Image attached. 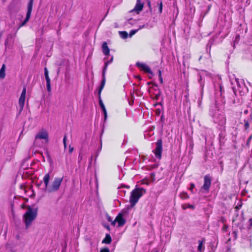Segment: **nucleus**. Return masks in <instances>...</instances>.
<instances>
[{
	"label": "nucleus",
	"mask_w": 252,
	"mask_h": 252,
	"mask_svg": "<svg viewBox=\"0 0 252 252\" xmlns=\"http://www.w3.org/2000/svg\"><path fill=\"white\" fill-rule=\"evenodd\" d=\"M113 56H112L111 57V59H110V60H109V61H106L104 63V66L103 71H102V80L101 81V85L99 87V91H98V95L99 97H100V95L101 94V92L102 89H103L105 84V72L107 69V66L109 63H111L113 62Z\"/></svg>",
	"instance_id": "obj_7"
},
{
	"label": "nucleus",
	"mask_w": 252,
	"mask_h": 252,
	"mask_svg": "<svg viewBox=\"0 0 252 252\" xmlns=\"http://www.w3.org/2000/svg\"><path fill=\"white\" fill-rule=\"evenodd\" d=\"M34 0H30L28 5V10L32 11L33 2Z\"/></svg>",
	"instance_id": "obj_29"
},
{
	"label": "nucleus",
	"mask_w": 252,
	"mask_h": 252,
	"mask_svg": "<svg viewBox=\"0 0 252 252\" xmlns=\"http://www.w3.org/2000/svg\"><path fill=\"white\" fill-rule=\"evenodd\" d=\"M102 49L103 53L104 54V55L106 56V57L104 59V60L106 62V61H107L106 60H107V56L109 55V52H110L109 48L108 46H107V44L106 42H104L103 43L102 45Z\"/></svg>",
	"instance_id": "obj_15"
},
{
	"label": "nucleus",
	"mask_w": 252,
	"mask_h": 252,
	"mask_svg": "<svg viewBox=\"0 0 252 252\" xmlns=\"http://www.w3.org/2000/svg\"><path fill=\"white\" fill-rule=\"evenodd\" d=\"M145 192V189L141 188H136L132 190L129 199L131 205L133 206H134Z\"/></svg>",
	"instance_id": "obj_5"
},
{
	"label": "nucleus",
	"mask_w": 252,
	"mask_h": 252,
	"mask_svg": "<svg viewBox=\"0 0 252 252\" xmlns=\"http://www.w3.org/2000/svg\"><path fill=\"white\" fill-rule=\"evenodd\" d=\"M194 187H195V185L193 183H191L189 189L192 193H194L193 191V189Z\"/></svg>",
	"instance_id": "obj_33"
},
{
	"label": "nucleus",
	"mask_w": 252,
	"mask_h": 252,
	"mask_svg": "<svg viewBox=\"0 0 252 252\" xmlns=\"http://www.w3.org/2000/svg\"><path fill=\"white\" fill-rule=\"evenodd\" d=\"M204 241L203 240L202 241H199V245L198 246L197 250L199 252H201L203 248V244H204Z\"/></svg>",
	"instance_id": "obj_23"
},
{
	"label": "nucleus",
	"mask_w": 252,
	"mask_h": 252,
	"mask_svg": "<svg viewBox=\"0 0 252 252\" xmlns=\"http://www.w3.org/2000/svg\"><path fill=\"white\" fill-rule=\"evenodd\" d=\"M180 197L183 199H188L189 196L186 192H183L180 194Z\"/></svg>",
	"instance_id": "obj_24"
},
{
	"label": "nucleus",
	"mask_w": 252,
	"mask_h": 252,
	"mask_svg": "<svg viewBox=\"0 0 252 252\" xmlns=\"http://www.w3.org/2000/svg\"><path fill=\"white\" fill-rule=\"evenodd\" d=\"M182 207L183 210H186L187 208H190V209H194V206L193 205H190V204H183L182 206Z\"/></svg>",
	"instance_id": "obj_28"
},
{
	"label": "nucleus",
	"mask_w": 252,
	"mask_h": 252,
	"mask_svg": "<svg viewBox=\"0 0 252 252\" xmlns=\"http://www.w3.org/2000/svg\"><path fill=\"white\" fill-rule=\"evenodd\" d=\"M22 208L23 209H24L25 208V205L24 204H22V206H21Z\"/></svg>",
	"instance_id": "obj_49"
},
{
	"label": "nucleus",
	"mask_w": 252,
	"mask_h": 252,
	"mask_svg": "<svg viewBox=\"0 0 252 252\" xmlns=\"http://www.w3.org/2000/svg\"><path fill=\"white\" fill-rule=\"evenodd\" d=\"M144 136L145 138H146V137H147L146 134H144Z\"/></svg>",
	"instance_id": "obj_51"
},
{
	"label": "nucleus",
	"mask_w": 252,
	"mask_h": 252,
	"mask_svg": "<svg viewBox=\"0 0 252 252\" xmlns=\"http://www.w3.org/2000/svg\"><path fill=\"white\" fill-rule=\"evenodd\" d=\"M98 97H99V96H98ZM99 105H100V107L101 108L102 111L106 110L105 106H104L100 97H99Z\"/></svg>",
	"instance_id": "obj_27"
},
{
	"label": "nucleus",
	"mask_w": 252,
	"mask_h": 252,
	"mask_svg": "<svg viewBox=\"0 0 252 252\" xmlns=\"http://www.w3.org/2000/svg\"><path fill=\"white\" fill-rule=\"evenodd\" d=\"M136 65L141 68L145 73H149L151 76L153 75V72L151 71V68L146 63L137 62Z\"/></svg>",
	"instance_id": "obj_11"
},
{
	"label": "nucleus",
	"mask_w": 252,
	"mask_h": 252,
	"mask_svg": "<svg viewBox=\"0 0 252 252\" xmlns=\"http://www.w3.org/2000/svg\"><path fill=\"white\" fill-rule=\"evenodd\" d=\"M119 34L124 39L126 38L128 36V34L126 31L119 32Z\"/></svg>",
	"instance_id": "obj_22"
},
{
	"label": "nucleus",
	"mask_w": 252,
	"mask_h": 252,
	"mask_svg": "<svg viewBox=\"0 0 252 252\" xmlns=\"http://www.w3.org/2000/svg\"><path fill=\"white\" fill-rule=\"evenodd\" d=\"M201 80H202V78H201V77L200 76V79H199V81H199V83H200V86H201V88H202V89H203V87H204V84H202V83L201 82Z\"/></svg>",
	"instance_id": "obj_38"
},
{
	"label": "nucleus",
	"mask_w": 252,
	"mask_h": 252,
	"mask_svg": "<svg viewBox=\"0 0 252 252\" xmlns=\"http://www.w3.org/2000/svg\"><path fill=\"white\" fill-rule=\"evenodd\" d=\"M201 103V101L199 100V101H198V105H199V106L200 105Z\"/></svg>",
	"instance_id": "obj_48"
},
{
	"label": "nucleus",
	"mask_w": 252,
	"mask_h": 252,
	"mask_svg": "<svg viewBox=\"0 0 252 252\" xmlns=\"http://www.w3.org/2000/svg\"><path fill=\"white\" fill-rule=\"evenodd\" d=\"M44 75H45L46 81H50V79L49 78V74H48V71L46 67L44 68Z\"/></svg>",
	"instance_id": "obj_25"
},
{
	"label": "nucleus",
	"mask_w": 252,
	"mask_h": 252,
	"mask_svg": "<svg viewBox=\"0 0 252 252\" xmlns=\"http://www.w3.org/2000/svg\"><path fill=\"white\" fill-rule=\"evenodd\" d=\"M158 76H159V80L160 82V83H163V79L161 76V72L160 70H158Z\"/></svg>",
	"instance_id": "obj_31"
},
{
	"label": "nucleus",
	"mask_w": 252,
	"mask_h": 252,
	"mask_svg": "<svg viewBox=\"0 0 252 252\" xmlns=\"http://www.w3.org/2000/svg\"><path fill=\"white\" fill-rule=\"evenodd\" d=\"M214 86L215 91L216 101L219 103L220 101L222 103L224 102L222 96V87L221 86V77L219 75L215 76L213 78Z\"/></svg>",
	"instance_id": "obj_2"
},
{
	"label": "nucleus",
	"mask_w": 252,
	"mask_h": 252,
	"mask_svg": "<svg viewBox=\"0 0 252 252\" xmlns=\"http://www.w3.org/2000/svg\"><path fill=\"white\" fill-rule=\"evenodd\" d=\"M249 124L248 122H246L245 125V128L246 129L248 128L249 127Z\"/></svg>",
	"instance_id": "obj_43"
},
{
	"label": "nucleus",
	"mask_w": 252,
	"mask_h": 252,
	"mask_svg": "<svg viewBox=\"0 0 252 252\" xmlns=\"http://www.w3.org/2000/svg\"><path fill=\"white\" fill-rule=\"evenodd\" d=\"M69 153H72V152L73 150V148L71 147L70 146H69Z\"/></svg>",
	"instance_id": "obj_42"
},
{
	"label": "nucleus",
	"mask_w": 252,
	"mask_h": 252,
	"mask_svg": "<svg viewBox=\"0 0 252 252\" xmlns=\"http://www.w3.org/2000/svg\"><path fill=\"white\" fill-rule=\"evenodd\" d=\"M241 207V205L236 206V207L235 208V209L236 210V211H237L240 209V208Z\"/></svg>",
	"instance_id": "obj_44"
},
{
	"label": "nucleus",
	"mask_w": 252,
	"mask_h": 252,
	"mask_svg": "<svg viewBox=\"0 0 252 252\" xmlns=\"http://www.w3.org/2000/svg\"><path fill=\"white\" fill-rule=\"evenodd\" d=\"M5 65L3 64L0 70V78H4L5 77Z\"/></svg>",
	"instance_id": "obj_21"
},
{
	"label": "nucleus",
	"mask_w": 252,
	"mask_h": 252,
	"mask_svg": "<svg viewBox=\"0 0 252 252\" xmlns=\"http://www.w3.org/2000/svg\"><path fill=\"white\" fill-rule=\"evenodd\" d=\"M66 138H67L66 135H65L64 136V137L63 139V145H64V148H66Z\"/></svg>",
	"instance_id": "obj_34"
},
{
	"label": "nucleus",
	"mask_w": 252,
	"mask_h": 252,
	"mask_svg": "<svg viewBox=\"0 0 252 252\" xmlns=\"http://www.w3.org/2000/svg\"><path fill=\"white\" fill-rule=\"evenodd\" d=\"M100 252H110V250L107 248H104L101 249Z\"/></svg>",
	"instance_id": "obj_35"
},
{
	"label": "nucleus",
	"mask_w": 252,
	"mask_h": 252,
	"mask_svg": "<svg viewBox=\"0 0 252 252\" xmlns=\"http://www.w3.org/2000/svg\"><path fill=\"white\" fill-rule=\"evenodd\" d=\"M251 166H252V165H251Z\"/></svg>",
	"instance_id": "obj_54"
},
{
	"label": "nucleus",
	"mask_w": 252,
	"mask_h": 252,
	"mask_svg": "<svg viewBox=\"0 0 252 252\" xmlns=\"http://www.w3.org/2000/svg\"><path fill=\"white\" fill-rule=\"evenodd\" d=\"M236 84V85L233 86L232 88L235 95H236L237 93H238L240 95H243L248 92V89L243 80L235 78L234 82H232V84Z\"/></svg>",
	"instance_id": "obj_4"
},
{
	"label": "nucleus",
	"mask_w": 252,
	"mask_h": 252,
	"mask_svg": "<svg viewBox=\"0 0 252 252\" xmlns=\"http://www.w3.org/2000/svg\"><path fill=\"white\" fill-rule=\"evenodd\" d=\"M145 27V25H143L142 26H140L139 28V29H141L143 28H144ZM138 31V30H132L130 32H129V36L130 37H131L132 35H133L135 33H136V32Z\"/></svg>",
	"instance_id": "obj_26"
},
{
	"label": "nucleus",
	"mask_w": 252,
	"mask_h": 252,
	"mask_svg": "<svg viewBox=\"0 0 252 252\" xmlns=\"http://www.w3.org/2000/svg\"><path fill=\"white\" fill-rule=\"evenodd\" d=\"M50 81H46V87H47V90L48 92H50L51 91V83Z\"/></svg>",
	"instance_id": "obj_30"
},
{
	"label": "nucleus",
	"mask_w": 252,
	"mask_h": 252,
	"mask_svg": "<svg viewBox=\"0 0 252 252\" xmlns=\"http://www.w3.org/2000/svg\"><path fill=\"white\" fill-rule=\"evenodd\" d=\"M112 241L111 237L109 234H106L105 238L102 240V243L109 244Z\"/></svg>",
	"instance_id": "obj_20"
},
{
	"label": "nucleus",
	"mask_w": 252,
	"mask_h": 252,
	"mask_svg": "<svg viewBox=\"0 0 252 252\" xmlns=\"http://www.w3.org/2000/svg\"><path fill=\"white\" fill-rule=\"evenodd\" d=\"M215 123L218 124L220 126H223L226 123V119L223 113L216 114L214 120Z\"/></svg>",
	"instance_id": "obj_9"
},
{
	"label": "nucleus",
	"mask_w": 252,
	"mask_h": 252,
	"mask_svg": "<svg viewBox=\"0 0 252 252\" xmlns=\"http://www.w3.org/2000/svg\"><path fill=\"white\" fill-rule=\"evenodd\" d=\"M144 6V3L141 0H136V3L134 8L130 11V12H135L136 14H139V12L142 10Z\"/></svg>",
	"instance_id": "obj_12"
},
{
	"label": "nucleus",
	"mask_w": 252,
	"mask_h": 252,
	"mask_svg": "<svg viewBox=\"0 0 252 252\" xmlns=\"http://www.w3.org/2000/svg\"><path fill=\"white\" fill-rule=\"evenodd\" d=\"M31 13L32 11L29 10H27L26 18L25 19V20L22 22V23L20 25V26L19 27V29L24 26L26 24V23L29 21L31 17Z\"/></svg>",
	"instance_id": "obj_16"
},
{
	"label": "nucleus",
	"mask_w": 252,
	"mask_h": 252,
	"mask_svg": "<svg viewBox=\"0 0 252 252\" xmlns=\"http://www.w3.org/2000/svg\"><path fill=\"white\" fill-rule=\"evenodd\" d=\"M108 220H109V221H111V220L110 219V217H109V218H108Z\"/></svg>",
	"instance_id": "obj_50"
},
{
	"label": "nucleus",
	"mask_w": 252,
	"mask_h": 252,
	"mask_svg": "<svg viewBox=\"0 0 252 252\" xmlns=\"http://www.w3.org/2000/svg\"><path fill=\"white\" fill-rule=\"evenodd\" d=\"M13 36L11 34H9L7 36V39L5 41V45L7 47L10 45L11 44L13 43Z\"/></svg>",
	"instance_id": "obj_19"
},
{
	"label": "nucleus",
	"mask_w": 252,
	"mask_h": 252,
	"mask_svg": "<svg viewBox=\"0 0 252 252\" xmlns=\"http://www.w3.org/2000/svg\"><path fill=\"white\" fill-rule=\"evenodd\" d=\"M204 182L202 189L208 191L211 184V177L209 175H205L204 178Z\"/></svg>",
	"instance_id": "obj_14"
},
{
	"label": "nucleus",
	"mask_w": 252,
	"mask_h": 252,
	"mask_svg": "<svg viewBox=\"0 0 252 252\" xmlns=\"http://www.w3.org/2000/svg\"><path fill=\"white\" fill-rule=\"evenodd\" d=\"M118 223V226L121 227L123 226L126 223V220L123 218V215L122 213H119L115 218L114 221L112 222L113 225H115V222Z\"/></svg>",
	"instance_id": "obj_13"
},
{
	"label": "nucleus",
	"mask_w": 252,
	"mask_h": 252,
	"mask_svg": "<svg viewBox=\"0 0 252 252\" xmlns=\"http://www.w3.org/2000/svg\"><path fill=\"white\" fill-rule=\"evenodd\" d=\"M249 223L250 224V225L249 226V229H251L252 228V219L251 218L250 219H249Z\"/></svg>",
	"instance_id": "obj_37"
},
{
	"label": "nucleus",
	"mask_w": 252,
	"mask_h": 252,
	"mask_svg": "<svg viewBox=\"0 0 252 252\" xmlns=\"http://www.w3.org/2000/svg\"><path fill=\"white\" fill-rule=\"evenodd\" d=\"M103 113H104V120L105 121L107 119V112H106V110H104V111H103Z\"/></svg>",
	"instance_id": "obj_40"
},
{
	"label": "nucleus",
	"mask_w": 252,
	"mask_h": 252,
	"mask_svg": "<svg viewBox=\"0 0 252 252\" xmlns=\"http://www.w3.org/2000/svg\"><path fill=\"white\" fill-rule=\"evenodd\" d=\"M232 235H233V237H234L235 239H236L237 238V232L236 231H234L233 233H232Z\"/></svg>",
	"instance_id": "obj_41"
},
{
	"label": "nucleus",
	"mask_w": 252,
	"mask_h": 252,
	"mask_svg": "<svg viewBox=\"0 0 252 252\" xmlns=\"http://www.w3.org/2000/svg\"><path fill=\"white\" fill-rule=\"evenodd\" d=\"M31 13L32 11L29 10H27L26 18L25 19V20L22 22V23L20 25V26L19 27V29L24 26L26 24V23L29 21L31 17Z\"/></svg>",
	"instance_id": "obj_17"
},
{
	"label": "nucleus",
	"mask_w": 252,
	"mask_h": 252,
	"mask_svg": "<svg viewBox=\"0 0 252 252\" xmlns=\"http://www.w3.org/2000/svg\"><path fill=\"white\" fill-rule=\"evenodd\" d=\"M158 7L159 12V13H161L162 12V3L161 1L158 4Z\"/></svg>",
	"instance_id": "obj_32"
},
{
	"label": "nucleus",
	"mask_w": 252,
	"mask_h": 252,
	"mask_svg": "<svg viewBox=\"0 0 252 252\" xmlns=\"http://www.w3.org/2000/svg\"><path fill=\"white\" fill-rule=\"evenodd\" d=\"M250 244V246H252V242H251V240L250 239L248 240Z\"/></svg>",
	"instance_id": "obj_47"
},
{
	"label": "nucleus",
	"mask_w": 252,
	"mask_h": 252,
	"mask_svg": "<svg viewBox=\"0 0 252 252\" xmlns=\"http://www.w3.org/2000/svg\"><path fill=\"white\" fill-rule=\"evenodd\" d=\"M41 139L44 140L47 143L48 140V134L45 130L39 131L35 136L34 144L37 147L42 146V144H40L39 140Z\"/></svg>",
	"instance_id": "obj_6"
},
{
	"label": "nucleus",
	"mask_w": 252,
	"mask_h": 252,
	"mask_svg": "<svg viewBox=\"0 0 252 252\" xmlns=\"http://www.w3.org/2000/svg\"><path fill=\"white\" fill-rule=\"evenodd\" d=\"M27 208V211L23 215V220L25 223L26 228L28 229L36 217L37 210L32 208L30 206Z\"/></svg>",
	"instance_id": "obj_3"
},
{
	"label": "nucleus",
	"mask_w": 252,
	"mask_h": 252,
	"mask_svg": "<svg viewBox=\"0 0 252 252\" xmlns=\"http://www.w3.org/2000/svg\"><path fill=\"white\" fill-rule=\"evenodd\" d=\"M148 4L149 6L150 7V6H151V2H150V1H148Z\"/></svg>",
	"instance_id": "obj_46"
},
{
	"label": "nucleus",
	"mask_w": 252,
	"mask_h": 252,
	"mask_svg": "<svg viewBox=\"0 0 252 252\" xmlns=\"http://www.w3.org/2000/svg\"><path fill=\"white\" fill-rule=\"evenodd\" d=\"M50 180V174L47 173L45 174L43 177V182L45 185V187L43 190L47 191L48 192H53L59 190L63 180V177H56L54 178L51 184L49 186V182Z\"/></svg>",
	"instance_id": "obj_1"
},
{
	"label": "nucleus",
	"mask_w": 252,
	"mask_h": 252,
	"mask_svg": "<svg viewBox=\"0 0 252 252\" xmlns=\"http://www.w3.org/2000/svg\"><path fill=\"white\" fill-rule=\"evenodd\" d=\"M237 217H238V215L237 214L236 217L235 218H233V219H232L233 222H235V221H237V218H236Z\"/></svg>",
	"instance_id": "obj_45"
},
{
	"label": "nucleus",
	"mask_w": 252,
	"mask_h": 252,
	"mask_svg": "<svg viewBox=\"0 0 252 252\" xmlns=\"http://www.w3.org/2000/svg\"><path fill=\"white\" fill-rule=\"evenodd\" d=\"M31 13L32 11L29 10H27L26 18L25 19V20L22 22V23L20 25V26L19 27V29L24 26L26 24V23L29 21L31 17Z\"/></svg>",
	"instance_id": "obj_18"
},
{
	"label": "nucleus",
	"mask_w": 252,
	"mask_h": 252,
	"mask_svg": "<svg viewBox=\"0 0 252 252\" xmlns=\"http://www.w3.org/2000/svg\"><path fill=\"white\" fill-rule=\"evenodd\" d=\"M131 20H132V19H129V20H128V21H131Z\"/></svg>",
	"instance_id": "obj_52"
},
{
	"label": "nucleus",
	"mask_w": 252,
	"mask_h": 252,
	"mask_svg": "<svg viewBox=\"0 0 252 252\" xmlns=\"http://www.w3.org/2000/svg\"><path fill=\"white\" fill-rule=\"evenodd\" d=\"M252 134H251L250 135V136L249 137L248 140H247V143H246V145L247 146H249L250 145V141L251 140H252Z\"/></svg>",
	"instance_id": "obj_36"
},
{
	"label": "nucleus",
	"mask_w": 252,
	"mask_h": 252,
	"mask_svg": "<svg viewBox=\"0 0 252 252\" xmlns=\"http://www.w3.org/2000/svg\"><path fill=\"white\" fill-rule=\"evenodd\" d=\"M26 93V88L24 87L22 90L21 96L19 99V106L20 111H22L25 104Z\"/></svg>",
	"instance_id": "obj_10"
},
{
	"label": "nucleus",
	"mask_w": 252,
	"mask_h": 252,
	"mask_svg": "<svg viewBox=\"0 0 252 252\" xmlns=\"http://www.w3.org/2000/svg\"><path fill=\"white\" fill-rule=\"evenodd\" d=\"M158 252L157 251V252Z\"/></svg>",
	"instance_id": "obj_53"
},
{
	"label": "nucleus",
	"mask_w": 252,
	"mask_h": 252,
	"mask_svg": "<svg viewBox=\"0 0 252 252\" xmlns=\"http://www.w3.org/2000/svg\"><path fill=\"white\" fill-rule=\"evenodd\" d=\"M160 92H158V93H157V94H156V95H155V98H156V99H158V97H159V96H160Z\"/></svg>",
	"instance_id": "obj_39"
},
{
	"label": "nucleus",
	"mask_w": 252,
	"mask_h": 252,
	"mask_svg": "<svg viewBox=\"0 0 252 252\" xmlns=\"http://www.w3.org/2000/svg\"><path fill=\"white\" fill-rule=\"evenodd\" d=\"M162 151V141L161 139H158L156 142V149L153 151L155 156L158 159H160Z\"/></svg>",
	"instance_id": "obj_8"
}]
</instances>
